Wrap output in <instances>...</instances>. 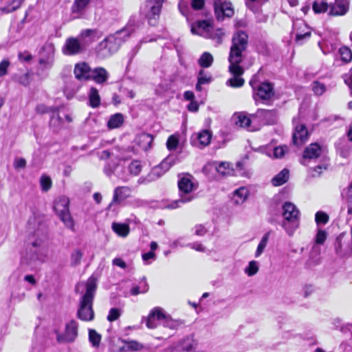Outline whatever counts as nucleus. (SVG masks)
I'll use <instances>...</instances> for the list:
<instances>
[{
  "label": "nucleus",
  "mask_w": 352,
  "mask_h": 352,
  "mask_svg": "<svg viewBox=\"0 0 352 352\" xmlns=\"http://www.w3.org/2000/svg\"><path fill=\"white\" fill-rule=\"evenodd\" d=\"M35 221V217H31L28 220L30 229L28 236L29 250L25 254V257L30 262L34 261L43 262L47 257V232L43 224H38L36 229L31 231L34 228Z\"/></svg>",
  "instance_id": "obj_1"
},
{
  "label": "nucleus",
  "mask_w": 352,
  "mask_h": 352,
  "mask_svg": "<svg viewBox=\"0 0 352 352\" xmlns=\"http://www.w3.org/2000/svg\"><path fill=\"white\" fill-rule=\"evenodd\" d=\"M96 281V278L91 276L86 282H80L76 286V292L82 295L79 300L77 316L82 321H91L94 318L93 300Z\"/></svg>",
  "instance_id": "obj_2"
},
{
  "label": "nucleus",
  "mask_w": 352,
  "mask_h": 352,
  "mask_svg": "<svg viewBox=\"0 0 352 352\" xmlns=\"http://www.w3.org/2000/svg\"><path fill=\"white\" fill-rule=\"evenodd\" d=\"M248 43V36L245 32L238 31L234 34L228 56L230 63L228 68L230 73H244V69L240 64L245 58Z\"/></svg>",
  "instance_id": "obj_3"
},
{
  "label": "nucleus",
  "mask_w": 352,
  "mask_h": 352,
  "mask_svg": "<svg viewBox=\"0 0 352 352\" xmlns=\"http://www.w3.org/2000/svg\"><path fill=\"white\" fill-rule=\"evenodd\" d=\"M283 216L284 220L282 226L292 236L299 226L300 211L294 204L286 202L283 206Z\"/></svg>",
  "instance_id": "obj_4"
},
{
  "label": "nucleus",
  "mask_w": 352,
  "mask_h": 352,
  "mask_svg": "<svg viewBox=\"0 0 352 352\" xmlns=\"http://www.w3.org/2000/svg\"><path fill=\"white\" fill-rule=\"evenodd\" d=\"M178 188L182 201L190 202L195 198L193 192L197 189L198 183L192 175L182 173L179 175Z\"/></svg>",
  "instance_id": "obj_5"
},
{
  "label": "nucleus",
  "mask_w": 352,
  "mask_h": 352,
  "mask_svg": "<svg viewBox=\"0 0 352 352\" xmlns=\"http://www.w3.org/2000/svg\"><path fill=\"white\" fill-rule=\"evenodd\" d=\"M69 199L65 196L58 197L54 203V209L65 226L71 230L74 228V221L69 210Z\"/></svg>",
  "instance_id": "obj_6"
},
{
  "label": "nucleus",
  "mask_w": 352,
  "mask_h": 352,
  "mask_svg": "<svg viewBox=\"0 0 352 352\" xmlns=\"http://www.w3.org/2000/svg\"><path fill=\"white\" fill-rule=\"evenodd\" d=\"M56 342L59 344L73 343L78 336V323L74 319L65 324L64 332L55 330Z\"/></svg>",
  "instance_id": "obj_7"
},
{
  "label": "nucleus",
  "mask_w": 352,
  "mask_h": 352,
  "mask_svg": "<svg viewBox=\"0 0 352 352\" xmlns=\"http://www.w3.org/2000/svg\"><path fill=\"white\" fill-rule=\"evenodd\" d=\"M164 1V0H148L142 8V12L151 25L156 24Z\"/></svg>",
  "instance_id": "obj_8"
},
{
  "label": "nucleus",
  "mask_w": 352,
  "mask_h": 352,
  "mask_svg": "<svg viewBox=\"0 0 352 352\" xmlns=\"http://www.w3.org/2000/svg\"><path fill=\"white\" fill-rule=\"evenodd\" d=\"M250 84L254 90V98L256 101L258 99L261 100H270L274 94L272 84L263 82L256 87L253 80H250Z\"/></svg>",
  "instance_id": "obj_9"
},
{
  "label": "nucleus",
  "mask_w": 352,
  "mask_h": 352,
  "mask_svg": "<svg viewBox=\"0 0 352 352\" xmlns=\"http://www.w3.org/2000/svg\"><path fill=\"white\" fill-rule=\"evenodd\" d=\"M82 44L78 37L70 36L65 40L62 47V52L66 56H74L85 52Z\"/></svg>",
  "instance_id": "obj_10"
},
{
  "label": "nucleus",
  "mask_w": 352,
  "mask_h": 352,
  "mask_svg": "<svg viewBox=\"0 0 352 352\" xmlns=\"http://www.w3.org/2000/svg\"><path fill=\"white\" fill-rule=\"evenodd\" d=\"M232 119L237 126L246 128L251 131L258 129V127L256 126L254 115L248 116L244 113H236L232 116Z\"/></svg>",
  "instance_id": "obj_11"
},
{
  "label": "nucleus",
  "mask_w": 352,
  "mask_h": 352,
  "mask_svg": "<svg viewBox=\"0 0 352 352\" xmlns=\"http://www.w3.org/2000/svg\"><path fill=\"white\" fill-rule=\"evenodd\" d=\"M256 126L274 124L277 121V113L274 110L259 109L254 114Z\"/></svg>",
  "instance_id": "obj_12"
},
{
  "label": "nucleus",
  "mask_w": 352,
  "mask_h": 352,
  "mask_svg": "<svg viewBox=\"0 0 352 352\" xmlns=\"http://www.w3.org/2000/svg\"><path fill=\"white\" fill-rule=\"evenodd\" d=\"M212 1L218 20L222 21L224 17H231L234 14V9L230 2L224 0H212Z\"/></svg>",
  "instance_id": "obj_13"
},
{
  "label": "nucleus",
  "mask_w": 352,
  "mask_h": 352,
  "mask_svg": "<svg viewBox=\"0 0 352 352\" xmlns=\"http://www.w3.org/2000/svg\"><path fill=\"white\" fill-rule=\"evenodd\" d=\"M165 314L163 309L156 307L151 309L148 316L143 320H146V325L148 329H155L158 325L162 324Z\"/></svg>",
  "instance_id": "obj_14"
},
{
  "label": "nucleus",
  "mask_w": 352,
  "mask_h": 352,
  "mask_svg": "<svg viewBox=\"0 0 352 352\" xmlns=\"http://www.w3.org/2000/svg\"><path fill=\"white\" fill-rule=\"evenodd\" d=\"M197 342L191 337L181 340L176 346L167 348L165 352H195Z\"/></svg>",
  "instance_id": "obj_15"
},
{
  "label": "nucleus",
  "mask_w": 352,
  "mask_h": 352,
  "mask_svg": "<svg viewBox=\"0 0 352 352\" xmlns=\"http://www.w3.org/2000/svg\"><path fill=\"white\" fill-rule=\"evenodd\" d=\"M54 46L52 43L46 44L43 47L39 64L42 65L44 69L52 66L54 61Z\"/></svg>",
  "instance_id": "obj_16"
},
{
  "label": "nucleus",
  "mask_w": 352,
  "mask_h": 352,
  "mask_svg": "<svg viewBox=\"0 0 352 352\" xmlns=\"http://www.w3.org/2000/svg\"><path fill=\"white\" fill-rule=\"evenodd\" d=\"M295 130L293 134L294 144L299 146L305 143L308 138V132L304 124H298L296 119L293 120Z\"/></svg>",
  "instance_id": "obj_17"
},
{
  "label": "nucleus",
  "mask_w": 352,
  "mask_h": 352,
  "mask_svg": "<svg viewBox=\"0 0 352 352\" xmlns=\"http://www.w3.org/2000/svg\"><path fill=\"white\" fill-rule=\"evenodd\" d=\"M349 8V0H335L329 7V15L338 16L346 14Z\"/></svg>",
  "instance_id": "obj_18"
},
{
  "label": "nucleus",
  "mask_w": 352,
  "mask_h": 352,
  "mask_svg": "<svg viewBox=\"0 0 352 352\" xmlns=\"http://www.w3.org/2000/svg\"><path fill=\"white\" fill-rule=\"evenodd\" d=\"M212 26L208 21H198L194 23L191 26V32L194 34L203 36L204 38L210 36V31H212Z\"/></svg>",
  "instance_id": "obj_19"
},
{
  "label": "nucleus",
  "mask_w": 352,
  "mask_h": 352,
  "mask_svg": "<svg viewBox=\"0 0 352 352\" xmlns=\"http://www.w3.org/2000/svg\"><path fill=\"white\" fill-rule=\"evenodd\" d=\"M153 140V137L148 133H143L138 135L134 140V146H136V151H147L150 148Z\"/></svg>",
  "instance_id": "obj_20"
},
{
  "label": "nucleus",
  "mask_w": 352,
  "mask_h": 352,
  "mask_svg": "<svg viewBox=\"0 0 352 352\" xmlns=\"http://www.w3.org/2000/svg\"><path fill=\"white\" fill-rule=\"evenodd\" d=\"M80 43L82 44V47L85 50H87V47L91 44L93 42L96 41L98 36L97 35V32L94 30L87 29L82 30L80 34L78 36Z\"/></svg>",
  "instance_id": "obj_21"
},
{
  "label": "nucleus",
  "mask_w": 352,
  "mask_h": 352,
  "mask_svg": "<svg viewBox=\"0 0 352 352\" xmlns=\"http://www.w3.org/2000/svg\"><path fill=\"white\" fill-rule=\"evenodd\" d=\"M91 70V67L87 63H78L74 68V74L76 78L78 80H89Z\"/></svg>",
  "instance_id": "obj_22"
},
{
  "label": "nucleus",
  "mask_w": 352,
  "mask_h": 352,
  "mask_svg": "<svg viewBox=\"0 0 352 352\" xmlns=\"http://www.w3.org/2000/svg\"><path fill=\"white\" fill-rule=\"evenodd\" d=\"M212 166L214 167L216 171L221 175L232 176L234 175V169L233 165L229 162H214Z\"/></svg>",
  "instance_id": "obj_23"
},
{
  "label": "nucleus",
  "mask_w": 352,
  "mask_h": 352,
  "mask_svg": "<svg viewBox=\"0 0 352 352\" xmlns=\"http://www.w3.org/2000/svg\"><path fill=\"white\" fill-rule=\"evenodd\" d=\"M321 153V147L319 144L316 143L311 144L309 146H307L303 154V162L302 164H305V160L307 159L311 160L316 159L320 156Z\"/></svg>",
  "instance_id": "obj_24"
},
{
  "label": "nucleus",
  "mask_w": 352,
  "mask_h": 352,
  "mask_svg": "<svg viewBox=\"0 0 352 352\" xmlns=\"http://www.w3.org/2000/svg\"><path fill=\"white\" fill-rule=\"evenodd\" d=\"M131 30L129 27L124 28L119 31H117L113 35L115 45L111 46V50H118L120 45L124 41L126 37L131 34Z\"/></svg>",
  "instance_id": "obj_25"
},
{
  "label": "nucleus",
  "mask_w": 352,
  "mask_h": 352,
  "mask_svg": "<svg viewBox=\"0 0 352 352\" xmlns=\"http://www.w3.org/2000/svg\"><path fill=\"white\" fill-rule=\"evenodd\" d=\"M131 195V190L128 187H119L114 191L113 201L117 204L123 202Z\"/></svg>",
  "instance_id": "obj_26"
},
{
  "label": "nucleus",
  "mask_w": 352,
  "mask_h": 352,
  "mask_svg": "<svg viewBox=\"0 0 352 352\" xmlns=\"http://www.w3.org/2000/svg\"><path fill=\"white\" fill-rule=\"evenodd\" d=\"M107 72L104 68L97 67L91 70L90 79L97 83H102L107 79Z\"/></svg>",
  "instance_id": "obj_27"
},
{
  "label": "nucleus",
  "mask_w": 352,
  "mask_h": 352,
  "mask_svg": "<svg viewBox=\"0 0 352 352\" xmlns=\"http://www.w3.org/2000/svg\"><path fill=\"white\" fill-rule=\"evenodd\" d=\"M177 159L174 155H168L166 159H164L158 167H156L153 170L154 174L158 175V170L160 169H163L164 172L167 171L172 166L176 164Z\"/></svg>",
  "instance_id": "obj_28"
},
{
  "label": "nucleus",
  "mask_w": 352,
  "mask_h": 352,
  "mask_svg": "<svg viewBox=\"0 0 352 352\" xmlns=\"http://www.w3.org/2000/svg\"><path fill=\"white\" fill-rule=\"evenodd\" d=\"M248 195V190L245 187H241L234 190L232 199L236 204H242L247 199Z\"/></svg>",
  "instance_id": "obj_29"
},
{
  "label": "nucleus",
  "mask_w": 352,
  "mask_h": 352,
  "mask_svg": "<svg viewBox=\"0 0 352 352\" xmlns=\"http://www.w3.org/2000/svg\"><path fill=\"white\" fill-rule=\"evenodd\" d=\"M289 177V172L285 168L273 177L272 183L274 186H279L287 182Z\"/></svg>",
  "instance_id": "obj_30"
},
{
  "label": "nucleus",
  "mask_w": 352,
  "mask_h": 352,
  "mask_svg": "<svg viewBox=\"0 0 352 352\" xmlns=\"http://www.w3.org/2000/svg\"><path fill=\"white\" fill-rule=\"evenodd\" d=\"M112 229L120 237H126L130 231L129 226L122 223H113Z\"/></svg>",
  "instance_id": "obj_31"
},
{
  "label": "nucleus",
  "mask_w": 352,
  "mask_h": 352,
  "mask_svg": "<svg viewBox=\"0 0 352 352\" xmlns=\"http://www.w3.org/2000/svg\"><path fill=\"white\" fill-rule=\"evenodd\" d=\"M91 0H74L72 6L73 14H81L89 4Z\"/></svg>",
  "instance_id": "obj_32"
},
{
  "label": "nucleus",
  "mask_w": 352,
  "mask_h": 352,
  "mask_svg": "<svg viewBox=\"0 0 352 352\" xmlns=\"http://www.w3.org/2000/svg\"><path fill=\"white\" fill-rule=\"evenodd\" d=\"M52 113V114L51 120H50V126L54 128V129H58L60 127H62L63 124V120L60 118V116L58 112V109L56 107H54Z\"/></svg>",
  "instance_id": "obj_33"
},
{
  "label": "nucleus",
  "mask_w": 352,
  "mask_h": 352,
  "mask_svg": "<svg viewBox=\"0 0 352 352\" xmlns=\"http://www.w3.org/2000/svg\"><path fill=\"white\" fill-rule=\"evenodd\" d=\"M233 76L230 78L226 84L232 87H240L244 85L245 80L241 76L243 74L230 73Z\"/></svg>",
  "instance_id": "obj_34"
},
{
  "label": "nucleus",
  "mask_w": 352,
  "mask_h": 352,
  "mask_svg": "<svg viewBox=\"0 0 352 352\" xmlns=\"http://www.w3.org/2000/svg\"><path fill=\"white\" fill-rule=\"evenodd\" d=\"M89 102L91 107L95 108L98 107L100 104V97L98 91L91 87L89 93Z\"/></svg>",
  "instance_id": "obj_35"
},
{
  "label": "nucleus",
  "mask_w": 352,
  "mask_h": 352,
  "mask_svg": "<svg viewBox=\"0 0 352 352\" xmlns=\"http://www.w3.org/2000/svg\"><path fill=\"white\" fill-rule=\"evenodd\" d=\"M182 322L179 320L173 319L169 315L165 314L164 319L162 321V324L166 328H169L170 329H176L180 325Z\"/></svg>",
  "instance_id": "obj_36"
},
{
  "label": "nucleus",
  "mask_w": 352,
  "mask_h": 352,
  "mask_svg": "<svg viewBox=\"0 0 352 352\" xmlns=\"http://www.w3.org/2000/svg\"><path fill=\"white\" fill-rule=\"evenodd\" d=\"M269 238H270L269 232L265 233L263 236V237H262L261 240L260 241V242L257 246V248L256 250V252L254 254L255 258H258L263 254V252H264V250L267 245Z\"/></svg>",
  "instance_id": "obj_37"
},
{
  "label": "nucleus",
  "mask_w": 352,
  "mask_h": 352,
  "mask_svg": "<svg viewBox=\"0 0 352 352\" xmlns=\"http://www.w3.org/2000/svg\"><path fill=\"white\" fill-rule=\"evenodd\" d=\"M213 60V56L210 53L204 52L198 60V63L201 67L208 68L212 65Z\"/></svg>",
  "instance_id": "obj_38"
},
{
  "label": "nucleus",
  "mask_w": 352,
  "mask_h": 352,
  "mask_svg": "<svg viewBox=\"0 0 352 352\" xmlns=\"http://www.w3.org/2000/svg\"><path fill=\"white\" fill-rule=\"evenodd\" d=\"M211 133L204 130L197 134V138L200 146H206L209 144L211 140Z\"/></svg>",
  "instance_id": "obj_39"
},
{
  "label": "nucleus",
  "mask_w": 352,
  "mask_h": 352,
  "mask_svg": "<svg viewBox=\"0 0 352 352\" xmlns=\"http://www.w3.org/2000/svg\"><path fill=\"white\" fill-rule=\"evenodd\" d=\"M143 348L142 344L135 340L125 341L122 350L125 351H136Z\"/></svg>",
  "instance_id": "obj_40"
},
{
  "label": "nucleus",
  "mask_w": 352,
  "mask_h": 352,
  "mask_svg": "<svg viewBox=\"0 0 352 352\" xmlns=\"http://www.w3.org/2000/svg\"><path fill=\"white\" fill-rule=\"evenodd\" d=\"M179 135L175 133L170 135L166 141V147L168 151H175L179 144Z\"/></svg>",
  "instance_id": "obj_41"
},
{
  "label": "nucleus",
  "mask_w": 352,
  "mask_h": 352,
  "mask_svg": "<svg viewBox=\"0 0 352 352\" xmlns=\"http://www.w3.org/2000/svg\"><path fill=\"white\" fill-rule=\"evenodd\" d=\"M224 32L221 29H214L212 28V31H210V36L206 38H210L216 42L217 44H220L222 42Z\"/></svg>",
  "instance_id": "obj_42"
},
{
  "label": "nucleus",
  "mask_w": 352,
  "mask_h": 352,
  "mask_svg": "<svg viewBox=\"0 0 352 352\" xmlns=\"http://www.w3.org/2000/svg\"><path fill=\"white\" fill-rule=\"evenodd\" d=\"M259 270V264L256 261H251L248 263V266L244 269V272L248 276H252L255 275Z\"/></svg>",
  "instance_id": "obj_43"
},
{
  "label": "nucleus",
  "mask_w": 352,
  "mask_h": 352,
  "mask_svg": "<svg viewBox=\"0 0 352 352\" xmlns=\"http://www.w3.org/2000/svg\"><path fill=\"white\" fill-rule=\"evenodd\" d=\"M89 340L91 343L92 346L98 348L101 340V336L94 329H89Z\"/></svg>",
  "instance_id": "obj_44"
},
{
  "label": "nucleus",
  "mask_w": 352,
  "mask_h": 352,
  "mask_svg": "<svg viewBox=\"0 0 352 352\" xmlns=\"http://www.w3.org/2000/svg\"><path fill=\"white\" fill-rule=\"evenodd\" d=\"M23 1L24 0H8V2L9 4L7 6L2 8L1 10L2 12L6 13L13 12L21 6Z\"/></svg>",
  "instance_id": "obj_45"
},
{
  "label": "nucleus",
  "mask_w": 352,
  "mask_h": 352,
  "mask_svg": "<svg viewBox=\"0 0 352 352\" xmlns=\"http://www.w3.org/2000/svg\"><path fill=\"white\" fill-rule=\"evenodd\" d=\"M339 54L341 60L344 63H349L352 59V52L348 47L343 46L340 47L339 50Z\"/></svg>",
  "instance_id": "obj_46"
},
{
  "label": "nucleus",
  "mask_w": 352,
  "mask_h": 352,
  "mask_svg": "<svg viewBox=\"0 0 352 352\" xmlns=\"http://www.w3.org/2000/svg\"><path fill=\"white\" fill-rule=\"evenodd\" d=\"M328 3L323 1H315L313 3L312 8L316 13H323L328 10Z\"/></svg>",
  "instance_id": "obj_47"
},
{
  "label": "nucleus",
  "mask_w": 352,
  "mask_h": 352,
  "mask_svg": "<svg viewBox=\"0 0 352 352\" xmlns=\"http://www.w3.org/2000/svg\"><path fill=\"white\" fill-rule=\"evenodd\" d=\"M13 80L23 86H27L30 82V75L28 73L16 74L13 76Z\"/></svg>",
  "instance_id": "obj_48"
},
{
  "label": "nucleus",
  "mask_w": 352,
  "mask_h": 352,
  "mask_svg": "<svg viewBox=\"0 0 352 352\" xmlns=\"http://www.w3.org/2000/svg\"><path fill=\"white\" fill-rule=\"evenodd\" d=\"M124 121V116L120 113L111 116V129L120 127Z\"/></svg>",
  "instance_id": "obj_49"
},
{
  "label": "nucleus",
  "mask_w": 352,
  "mask_h": 352,
  "mask_svg": "<svg viewBox=\"0 0 352 352\" xmlns=\"http://www.w3.org/2000/svg\"><path fill=\"white\" fill-rule=\"evenodd\" d=\"M313 91L316 95H322L326 91V86L324 83L319 81H314L311 85Z\"/></svg>",
  "instance_id": "obj_50"
},
{
  "label": "nucleus",
  "mask_w": 352,
  "mask_h": 352,
  "mask_svg": "<svg viewBox=\"0 0 352 352\" xmlns=\"http://www.w3.org/2000/svg\"><path fill=\"white\" fill-rule=\"evenodd\" d=\"M83 253L81 250H75L71 255V265L72 266H77L80 264Z\"/></svg>",
  "instance_id": "obj_51"
},
{
  "label": "nucleus",
  "mask_w": 352,
  "mask_h": 352,
  "mask_svg": "<svg viewBox=\"0 0 352 352\" xmlns=\"http://www.w3.org/2000/svg\"><path fill=\"white\" fill-rule=\"evenodd\" d=\"M40 185L43 191H48L52 187L51 178L45 175H42L40 178Z\"/></svg>",
  "instance_id": "obj_52"
},
{
  "label": "nucleus",
  "mask_w": 352,
  "mask_h": 352,
  "mask_svg": "<svg viewBox=\"0 0 352 352\" xmlns=\"http://www.w3.org/2000/svg\"><path fill=\"white\" fill-rule=\"evenodd\" d=\"M140 286H134L131 289V294L132 295H138L139 294H143L148 290V285L146 282L141 283Z\"/></svg>",
  "instance_id": "obj_53"
},
{
  "label": "nucleus",
  "mask_w": 352,
  "mask_h": 352,
  "mask_svg": "<svg viewBox=\"0 0 352 352\" xmlns=\"http://www.w3.org/2000/svg\"><path fill=\"white\" fill-rule=\"evenodd\" d=\"M142 164L140 161H133L129 166V172L134 175H138L142 170Z\"/></svg>",
  "instance_id": "obj_54"
},
{
  "label": "nucleus",
  "mask_w": 352,
  "mask_h": 352,
  "mask_svg": "<svg viewBox=\"0 0 352 352\" xmlns=\"http://www.w3.org/2000/svg\"><path fill=\"white\" fill-rule=\"evenodd\" d=\"M329 216L322 211H318L316 213L315 221L317 224H326L329 221Z\"/></svg>",
  "instance_id": "obj_55"
},
{
  "label": "nucleus",
  "mask_w": 352,
  "mask_h": 352,
  "mask_svg": "<svg viewBox=\"0 0 352 352\" xmlns=\"http://www.w3.org/2000/svg\"><path fill=\"white\" fill-rule=\"evenodd\" d=\"M288 148L286 146H280L275 147L273 150V156L275 158H281L287 152Z\"/></svg>",
  "instance_id": "obj_56"
},
{
  "label": "nucleus",
  "mask_w": 352,
  "mask_h": 352,
  "mask_svg": "<svg viewBox=\"0 0 352 352\" xmlns=\"http://www.w3.org/2000/svg\"><path fill=\"white\" fill-rule=\"evenodd\" d=\"M198 81L199 84H208L211 81V76L206 74L204 70L201 69L199 72Z\"/></svg>",
  "instance_id": "obj_57"
},
{
  "label": "nucleus",
  "mask_w": 352,
  "mask_h": 352,
  "mask_svg": "<svg viewBox=\"0 0 352 352\" xmlns=\"http://www.w3.org/2000/svg\"><path fill=\"white\" fill-rule=\"evenodd\" d=\"M327 234L323 230H318L316 235L315 241L317 244H323L327 239Z\"/></svg>",
  "instance_id": "obj_58"
},
{
  "label": "nucleus",
  "mask_w": 352,
  "mask_h": 352,
  "mask_svg": "<svg viewBox=\"0 0 352 352\" xmlns=\"http://www.w3.org/2000/svg\"><path fill=\"white\" fill-rule=\"evenodd\" d=\"M13 166L16 170L25 168L26 166V160L22 157H16L14 160Z\"/></svg>",
  "instance_id": "obj_59"
},
{
  "label": "nucleus",
  "mask_w": 352,
  "mask_h": 352,
  "mask_svg": "<svg viewBox=\"0 0 352 352\" xmlns=\"http://www.w3.org/2000/svg\"><path fill=\"white\" fill-rule=\"evenodd\" d=\"M342 195L348 202L352 204V182L347 188L343 190Z\"/></svg>",
  "instance_id": "obj_60"
},
{
  "label": "nucleus",
  "mask_w": 352,
  "mask_h": 352,
  "mask_svg": "<svg viewBox=\"0 0 352 352\" xmlns=\"http://www.w3.org/2000/svg\"><path fill=\"white\" fill-rule=\"evenodd\" d=\"M54 107H48L45 104H41L36 107V111L38 113L43 114L49 112H52Z\"/></svg>",
  "instance_id": "obj_61"
},
{
  "label": "nucleus",
  "mask_w": 352,
  "mask_h": 352,
  "mask_svg": "<svg viewBox=\"0 0 352 352\" xmlns=\"http://www.w3.org/2000/svg\"><path fill=\"white\" fill-rule=\"evenodd\" d=\"M10 62L8 60H3L0 63V76H3L7 74Z\"/></svg>",
  "instance_id": "obj_62"
},
{
  "label": "nucleus",
  "mask_w": 352,
  "mask_h": 352,
  "mask_svg": "<svg viewBox=\"0 0 352 352\" xmlns=\"http://www.w3.org/2000/svg\"><path fill=\"white\" fill-rule=\"evenodd\" d=\"M311 36V32L309 31H307L305 32L304 34L302 33H297L296 36V41L299 43L300 44L302 43V41L305 39L309 38Z\"/></svg>",
  "instance_id": "obj_63"
},
{
  "label": "nucleus",
  "mask_w": 352,
  "mask_h": 352,
  "mask_svg": "<svg viewBox=\"0 0 352 352\" xmlns=\"http://www.w3.org/2000/svg\"><path fill=\"white\" fill-rule=\"evenodd\" d=\"M314 287L311 285H305L302 288L304 296L308 297L314 292Z\"/></svg>",
  "instance_id": "obj_64"
}]
</instances>
